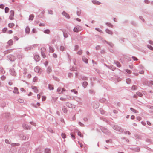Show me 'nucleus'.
Here are the masks:
<instances>
[{
    "mask_svg": "<svg viewBox=\"0 0 153 153\" xmlns=\"http://www.w3.org/2000/svg\"><path fill=\"white\" fill-rule=\"evenodd\" d=\"M112 128L114 130L119 131L120 132H122L123 130L122 128L120 126L117 125H114L112 127Z\"/></svg>",
    "mask_w": 153,
    "mask_h": 153,
    "instance_id": "nucleus-1",
    "label": "nucleus"
},
{
    "mask_svg": "<svg viewBox=\"0 0 153 153\" xmlns=\"http://www.w3.org/2000/svg\"><path fill=\"white\" fill-rule=\"evenodd\" d=\"M101 130L102 132L107 135H110V132L106 128L103 127H102L101 128Z\"/></svg>",
    "mask_w": 153,
    "mask_h": 153,
    "instance_id": "nucleus-2",
    "label": "nucleus"
},
{
    "mask_svg": "<svg viewBox=\"0 0 153 153\" xmlns=\"http://www.w3.org/2000/svg\"><path fill=\"white\" fill-rule=\"evenodd\" d=\"M10 15L9 17V19L11 20H13L14 16V12L13 10H11L10 12Z\"/></svg>",
    "mask_w": 153,
    "mask_h": 153,
    "instance_id": "nucleus-3",
    "label": "nucleus"
},
{
    "mask_svg": "<svg viewBox=\"0 0 153 153\" xmlns=\"http://www.w3.org/2000/svg\"><path fill=\"white\" fill-rule=\"evenodd\" d=\"M8 58L11 61H14L16 59V58L14 55L11 54L8 56Z\"/></svg>",
    "mask_w": 153,
    "mask_h": 153,
    "instance_id": "nucleus-4",
    "label": "nucleus"
},
{
    "mask_svg": "<svg viewBox=\"0 0 153 153\" xmlns=\"http://www.w3.org/2000/svg\"><path fill=\"white\" fill-rule=\"evenodd\" d=\"M10 74L13 76H15L16 73L13 68L11 69L9 71Z\"/></svg>",
    "mask_w": 153,
    "mask_h": 153,
    "instance_id": "nucleus-5",
    "label": "nucleus"
},
{
    "mask_svg": "<svg viewBox=\"0 0 153 153\" xmlns=\"http://www.w3.org/2000/svg\"><path fill=\"white\" fill-rule=\"evenodd\" d=\"M92 105L93 107L95 108H98L99 106V103L97 102H93Z\"/></svg>",
    "mask_w": 153,
    "mask_h": 153,
    "instance_id": "nucleus-6",
    "label": "nucleus"
},
{
    "mask_svg": "<svg viewBox=\"0 0 153 153\" xmlns=\"http://www.w3.org/2000/svg\"><path fill=\"white\" fill-rule=\"evenodd\" d=\"M34 71L35 72L39 73H40L42 71V70L40 69L39 67L37 66L34 69Z\"/></svg>",
    "mask_w": 153,
    "mask_h": 153,
    "instance_id": "nucleus-7",
    "label": "nucleus"
},
{
    "mask_svg": "<svg viewBox=\"0 0 153 153\" xmlns=\"http://www.w3.org/2000/svg\"><path fill=\"white\" fill-rule=\"evenodd\" d=\"M41 55L44 58H45L46 57V55L43 51L45 50V49L44 48H41Z\"/></svg>",
    "mask_w": 153,
    "mask_h": 153,
    "instance_id": "nucleus-8",
    "label": "nucleus"
},
{
    "mask_svg": "<svg viewBox=\"0 0 153 153\" xmlns=\"http://www.w3.org/2000/svg\"><path fill=\"white\" fill-rule=\"evenodd\" d=\"M22 126L25 129H30L31 128V126L25 124L22 125Z\"/></svg>",
    "mask_w": 153,
    "mask_h": 153,
    "instance_id": "nucleus-9",
    "label": "nucleus"
},
{
    "mask_svg": "<svg viewBox=\"0 0 153 153\" xmlns=\"http://www.w3.org/2000/svg\"><path fill=\"white\" fill-rule=\"evenodd\" d=\"M62 14L65 17L68 19H69L70 18L69 15L65 11L63 12L62 13Z\"/></svg>",
    "mask_w": 153,
    "mask_h": 153,
    "instance_id": "nucleus-10",
    "label": "nucleus"
},
{
    "mask_svg": "<svg viewBox=\"0 0 153 153\" xmlns=\"http://www.w3.org/2000/svg\"><path fill=\"white\" fill-rule=\"evenodd\" d=\"M34 59L36 62H38L40 60V58L39 55H36L34 56Z\"/></svg>",
    "mask_w": 153,
    "mask_h": 153,
    "instance_id": "nucleus-11",
    "label": "nucleus"
},
{
    "mask_svg": "<svg viewBox=\"0 0 153 153\" xmlns=\"http://www.w3.org/2000/svg\"><path fill=\"white\" fill-rule=\"evenodd\" d=\"M105 32L108 34L111 35H112L113 33V32L112 31L108 29H106L105 30Z\"/></svg>",
    "mask_w": 153,
    "mask_h": 153,
    "instance_id": "nucleus-12",
    "label": "nucleus"
},
{
    "mask_svg": "<svg viewBox=\"0 0 153 153\" xmlns=\"http://www.w3.org/2000/svg\"><path fill=\"white\" fill-rule=\"evenodd\" d=\"M92 2L94 4L99 5L101 4V3L96 0H93L92 1Z\"/></svg>",
    "mask_w": 153,
    "mask_h": 153,
    "instance_id": "nucleus-13",
    "label": "nucleus"
},
{
    "mask_svg": "<svg viewBox=\"0 0 153 153\" xmlns=\"http://www.w3.org/2000/svg\"><path fill=\"white\" fill-rule=\"evenodd\" d=\"M83 61L86 64L88 63V59L84 56L82 57Z\"/></svg>",
    "mask_w": 153,
    "mask_h": 153,
    "instance_id": "nucleus-14",
    "label": "nucleus"
},
{
    "mask_svg": "<svg viewBox=\"0 0 153 153\" xmlns=\"http://www.w3.org/2000/svg\"><path fill=\"white\" fill-rule=\"evenodd\" d=\"M42 152V150L40 148H37L35 150V153H41Z\"/></svg>",
    "mask_w": 153,
    "mask_h": 153,
    "instance_id": "nucleus-15",
    "label": "nucleus"
},
{
    "mask_svg": "<svg viewBox=\"0 0 153 153\" xmlns=\"http://www.w3.org/2000/svg\"><path fill=\"white\" fill-rule=\"evenodd\" d=\"M52 71L51 68L50 67H48L47 69V72L48 74H49Z\"/></svg>",
    "mask_w": 153,
    "mask_h": 153,
    "instance_id": "nucleus-16",
    "label": "nucleus"
},
{
    "mask_svg": "<svg viewBox=\"0 0 153 153\" xmlns=\"http://www.w3.org/2000/svg\"><path fill=\"white\" fill-rule=\"evenodd\" d=\"M114 63L118 67H120L121 66L120 64L117 61H114Z\"/></svg>",
    "mask_w": 153,
    "mask_h": 153,
    "instance_id": "nucleus-17",
    "label": "nucleus"
},
{
    "mask_svg": "<svg viewBox=\"0 0 153 153\" xmlns=\"http://www.w3.org/2000/svg\"><path fill=\"white\" fill-rule=\"evenodd\" d=\"M105 24L108 27L111 28H113V25L110 22H106Z\"/></svg>",
    "mask_w": 153,
    "mask_h": 153,
    "instance_id": "nucleus-18",
    "label": "nucleus"
},
{
    "mask_svg": "<svg viewBox=\"0 0 153 153\" xmlns=\"http://www.w3.org/2000/svg\"><path fill=\"white\" fill-rule=\"evenodd\" d=\"M44 152L45 153H51V150L49 148H46L45 149Z\"/></svg>",
    "mask_w": 153,
    "mask_h": 153,
    "instance_id": "nucleus-19",
    "label": "nucleus"
},
{
    "mask_svg": "<svg viewBox=\"0 0 153 153\" xmlns=\"http://www.w3.org/2000/svg\"><path fill=\"white\" fill-rule=\"evenodd\" d=\"M32 88L34 90V92L36 93H37L38 92V91L37 89V87L35 86H32Z\"/></svg>",
    "mask_w": 153,
    "mask_h": 153,
    "instance_id": "nucleus-20",
    "label": "nucleus"
},
{
    "mask_svg": "<svg viewBox=\"0 0 153 153\" xmlns=\"http://www.w3.org/2000/svg\"><path fill=\"white\" fill-rule=\"evenodd\" d=\"M30 29L29 27L27 26L25 28V33H30Z\"/></svg>",
    "mask_w": 153,
    "mask_h": 153,
    "instance_id": "nucleus-21",
    "label": "nucleus"
},
{
    "mask_svg": "<svg viewBox=\"0 0 153 153\" xmlns=\"http://www.w3.org/2000/svg\"><path fill=\"white\" fill-rule=\"evenodd\" d=\"M87 85L88 83L87 82L85 81L83 82L82 84V85L84 88H85L86 87V86Z\"/></svg>",
    "mask_w": 153,
    "mask_h": 153,
    "instance_id": "nucleus-22",
    "label": "nucleus"
},
{
    "mask_svg": "<svg viewBox=\"0 0 153 153\" xmlns=\"http://www.w3.org/2000/svg\"><path fill=\"white\" fill-rule=\"evenodd\" d=\"M7 44L9 45H11L13 44V41L12 40H10L7 42Z\"/></svg>",
    "mask_w": 153,
    "mask_h": 153,
    "instance_id": "nucleus-23",
    "label": "nucleus"
},
{
    "mask_svg": "<svg viewBox=\"0 0 153 153\" xmlns=\"http://www.w3.org/2000/svg\"><path fill=\"white\" fill-rule=\"evenodd\" d=\"M49 51L51 53H53L54 51V48L51 46L49 47Z\"/></svg>",
    "mask_w": 153,
    "mask_h": 153,
    "instance_id": "nucleus-24",
    "label": "nucleus"
},
{
    "mask_svg": "<svg viewBox=\"0 0 153 153\" xmlns=\"http://www.w3.org/2000/svg\"><path fill=\"white\" fill-rule=\"evenodd\" d=\"M13 92L15 94H18V90L17 88L16 87H15L14 88V90L13 91Z\"/></svg>",
    "mask_w": 153,
    "mask_h": 153,
    "instance_id": "nucleus-25",
    "label": "nucleus"
},
{
    "mask_svg": "<svg viewBox=\"0 0 153 153\" xmlns=\"http://www.w3.org/2000/svg\"><path fill=\"white\" fill-rule=\"evenodd\" d=\"M132 150L136 152H139L140 150V148L139 147H136L135 148H132L131 149Z\"/></svg>",
    "mask_w": 153,
    "mask_h": 153,
    "instance_id": "nucleus-26",
    "label": "nucleus"
},
{
    "mask_svg": "<svg viewBox=\"0 0 153 153\" xmlns=\"http://www.w3.org/2000/svg\"><path fill=\"white\" fill-rule=\"evenodd\" d=\"M67 98H68L67 96H66L65 97H62L60 98V100L61 101H65L66 100Z\"/></svg>",
    "mask_w": 153,
    "mask_h": 153,
    "instance_id": "nucleus-27",
    "label": "nucleus"
},
{
    "mask_svg": "<svg viewBox=\"0 0 153 153\" xmlns=\"http://www.w3.org/2000/svg\"><path fill=\"white\" fill-rule=\"evenodd\" d=\"M34 16L33 15L31 14L30 15L28 20H32L33 19Z\"/></svg>",
    "mask_w": 153,
    "mask_h": 153,
    "instance_id": "nucleus-28",
    "label": "nucleus"
},
{
    "mask_svg": "<svg viewBox=\"0 0 153 153\" xmlns=\"http://www.w3.org/2000/svg\"><path fill=\"white\" fill-rule=\"evenodd\" d=\"M23 56L20 54H19L17 55V57L19 60H21L22 59Z\"/></svg>",
    "mask_w": 153,
    "mask_h": 153,
    "instance_id": "nucleus-29",
    "label": "nucleus"
},
{
    "mask_svg": "<svg viewBox=\"0 0 153 153\" xmlns=\"http://www.w3.org/2000/svg\"><path fill=\"white\" fill-rule=\"evenodd\" d=\"M48 88L50 90H53V87L52 85L49 84Z\"/></svg>",
    "mask_w": 153,
    "mask_h": 153,
    "instance_id": "nucleus-30",
    "label": "nucleus"
},
{
    "mask_svg": "<svg viewBox=\"0 0 153 153\" xmlns=\"http://www.w3.org/2000/svg\"><path fill=\"white\" fill-rule=\"evenodd\" d=\"M66 105L69 108H71L72 107V105L68 102L66 103Z\"/></svg>",
    "mask_w": 153,
    "mask_h": 153,
    "instance_id": "nucleus-31",
    "label": "nucleus"
},
{
    "mask_svg": "<svg viewBox=\"0 0 153 153\" xmlns=\"http://www.w3.org/2000/svg\"><path fill=\"white\" fill-rule=\"evenodd\" d=\"M15 25V24L13 23H9L8 24V26L10 27H13Z\"/></svg>",
    "mask_w": 153,
    "mask_h": 153,
    "instance_id": "nucleus-32",
    "label": "nucleus"
},
{
    "mask_svg": "<svg viewBox=\"0 0 153 153\" xmlns=\"http://www.w3.org/2000/svg\"><path fill=\"white\" fill-rule=\"evenodd\" d=\"M126 82L128 84H129L131 82V79L130 78H127L126 79Z\"/></svg>",
    "mask_w": 153,
    "mask_h": 153,
    "instance_id": "nucleus-33",
    "label": "nucleus"
},
{
    "mask_svg": "<svg viewBox=\"0 0 153 153\" xmlns=\"http://www.w3.org/2000/svg\"><path fill=\"white\" fill-rule=\"evenodd\" d=\"M62 88H59L57 90V91L59 93V94H61L62 93V92H61Z\"/></svg>",
    "mask_w": 153,
    "mask_h": 153,
    "instance_id": "nucleus-34",
    "label": "nucleus"
},
{
    "mask_svg": "<svg viewBox=\"0 0 153 153\" xmlns=\"http://www.w3.org/2000/svg\"><path fill=\"white\" fill-rule=\"evenodd\" d=\"M136 94L138 96L140 97H141L143 96L142 94L139 92H137L136 93Z\"/></svg>",
    "mask_w": 153,
    "mask_h": 153,
    "instance_id": "nucleus-35",
    "label": "nucleus"
},
{
    "mask_svg": "<svg viewBox=\"0 0 153 153\" xmlns=\"http://www.w3.org/2000/svg\"><path fill=\"white\" fill-rule=\"evenodd\" d=\"M73 31L75 32H78L79 31L76 26L74 27L73 29Z\"/></svg>",
    "mask_w": 153,
    "mask_h": 153,
    "instance_id": "nucleus-36",
    "label": "nucleus"
},
{
    "mask_svg": "<svg viewBox=\"0 0 153 153\" xmlns=\"http://www.w3.org/2000/svg\"><path fill=\"white\" fill-rule=\"evenodd\" d=\"M130 109L134 113H136L138 112L137 111L132 108H130Z\"/></svg>",
    "mask_w": 153,
    "mask_h": 153,
    "instance_id": "nucleus-37",
    "label": "nucleus"
},
{
    "mask_svg": "<svg viewBox=\"0 0 153 153\" xmlns=\"http://www.w3.org/2000/svg\"><path fill=\"white\" fill-rule=\"evenodd\" d=\"M147 48L149 49L153 50V47L151 46V45H147Z\"/></svg>",
    "mask_w": 153,
    "mask_h": 153,
    "instance_id": "nucleus-38",
    "label": "nucleus"
},
{
    "mask_svg": "<svg viewBox=\"0 0 153 153\" xmlns=\"http://www.w3.org/2000/svg\"><path fill=\"white\" fill-rule=\"evenodd\" d=\"M50 30L49 29H46L44 31V33L46 34H49L50 33Z\"/></svg>",
    "mask_w": 153,
    "mask_h": 153,
    "instance_id": "nucleus-39",
    "label": "nucleus"
},
{
    "mask_svg": "<svg viewBox=\"0 0 153 153\" xmlns=\"http://www.w3.org/2000/svg\"><path fill=\"white\" fill-rule=\"evenodd\" d=\"M89 93L91 94H95V92L94 91L92 90H90L89 91Z\"/></svg>",
    "mask_w": 153,
    "mask_h": 153,
    "instance_id": "nucleus-40",
    "label": "nucleus"
},
{
    "mask_svg": "<svg viewBox=\"0 0 153 153\" xmlns=\"http://www.w3.org/2000/svg\"><path fill=\"white\" fill-rule=\"evenodd\" d=\"M137 88V86L135 85H133L131 88V90H136Z\"/></svg>",
    "mask_w": 153,
    "mask_h": 153,
    "instance_id": "nucleus-41",
    "label": "nucleus"
},
{
    "mask_svg": "<svg viewBox=\"0 0 153 153\" xmlns=\"http://www.w3.org/2000/svg\"><path fill=\"white\" fill-rule=\"evenodd\" d=\"M21 138L22 140H25L26 139V137L23 135H22L21 136Z\"/></svg>",
    "mask_w": 153,
    "mask_h": 153,
    "instance_id": "nucleus-42",
    "label": "nucleus"
},
{
    "mask_svg": "<svg viewBox=\"0 0 153 153\" xmlns=\"http://www.w3.org/2000/svg\"><path fill=\"white\" fill-rule=\"evenodd\" d=\"M65 49V47L64 46H60V49L61 51H63Z\"/></svg>",
    "mask_w": 153,
    "mask_h": 153,
    "instance_id": "nucleus-43",
    "label": "nucleus"
},
{
    "mask_svg": "<svg viewBox=\"0 0 153 153\" xmlns=\"http://www.w3.org/2000/svg\"><path fill=\"white\" fill-rule=\"evenodd\" d=\"M18 101L19 103H22L24 102V100H23L19 98L18 99Z\"/></svg>",
    "mask_w": 153,
    "mask_h": 153,
    "instance_id": "nucleus-44",
    "label": "nucleus"
},
{
    "mask_svg": "<svg viewBox=\"0 0 153 153\" xmlns=\"http://www.w3.org/2000/svg\"><path fill=\"white\" fill-rule=\"evenodd\" d=\"M61 136H62V137L63 138H65L66 137L65 134L64 133H62Z\"/></svg>",
    "mask_w": 153,
    "mask_h": 153,
    "instance_id": "nucleus-45",
    "label": "nucleus"
},
{
    "mask_svg": "<svg viewBox=\"0 0 153 153\" xmlns=\"http://www.w3.org/2000/svg\"><path fill=\"white\" fill-rule=\"evenodd\" d=\"M62 110L63 111L64 113H65L67 112V110L66 108H65V107H63L62 108Z\"/></svg>",
    "mask_w": 153,
    "mask_h": 153,
    "instance_id": "nucleus-46",
    "label": "nucleus"
},
{
    "mask_svg": "<svg viewBox=\"0 0 153 153\" xmlns=\"http://www.w3.org/2000/svg\"><path fill=\"white\" fill-rule=\"evenodd\" d=\"M79 48V45H76L75 46L74 50L76 51H77L78 49Z\"/></svg>",
    "mask_w": 153,
    "mask_h": 153,
    "instance_id": "nucleus-47",
    "label": "nucleus"
},
{
    "mask_svg": "<svg viewBox=\"0 0 153 153\" xmlns=\"http://www.w3.org/2000/svg\"><path fill=\"white\" fill-rule=\"evenodd\" d=\"M79 31H81L82 30V28L80 26H76Z\"/></svg>",
    "mask_w": 153,
    "mask_h": 153,
    "instance_id": "nucleus-48",
    "label": "nucleus"
},
{
    "mask_svg": "<svg viewBox=\"0 0 153 153\" xmlns=\"http://www.w3.org/2000/svg\"><path fill=\"white\" fill-rule=\"evenodd\" d=\"M63 36L65 38H66L68 37V34L66 33L63 32Z\"/></svg>",
    "mask_w": 153,
    "mask_h": 153,
    "instance_id": "nucleus-49",
    "label": "nucleus"
},
{
    "mask_svg": "<svg viewBox=\"0 0 153 153\" xmlns=\"http://www.w3.org/2000/svg\"><path fill=\"white\" fill-rule=\"evenodd\" d=\"M101 47L100 45H97L95 47V49L97 50H99L100 49Z\"/></svg>",
    "mask_w": 153,
    "mask_h": 153,
    "instance_id": "nucleus-50",
    "label": "nucleus"
},
{
    "mask_svg": "<svg viewBox=\"0 0 153 153\" xmlns=\"http://www.w3.org/2000/svg\"><path fill=\"white\" fill-rule=\"evenodd\" d=\"M71 92H74V94H77L78 93L77 91H75L74 89L71 90Z\"/></svg>",
    "mask_w": 153,
    "mask_h": 153,
    "instance_id": "nucleus-51",
    "label": "nucleus"
},
{
    "mask_svg": "<svg viewBox=\"0 0 153 153\" xmlns=\"http://www.w3.org/2000/svg\"><path fill=\"white\" fill-rule=\"evenodd\" d=\"M9 10V8L8 7H6L5 9V12L6 13H7Z\"/></svg>",
    "mask_w": 153,
    "mask_h": 153,
    "instance_id": "nucleus-52",
    "label": "nucleus"
},
{
    "mask_svg": "<svg viewBox=\"0 0 153 153\" xmlns=\"http://www.w3.org/2000/svg\"><path fill=\"white\" fill-rule=\"evenodd\" d=\"M5 73V71L3 69L1 68L0 70V73L1 74H3Z\"/></svg>",
    "mask_w": 153,
    "mask_h": 153,
    "instance_id": "nucleus-53",
    "label": "nucleus"
},
{
    "mask_svg": "<svg viewBox=\"0 0 153 153\" xmlns=\"http://www.w3.org/2000/svg\"><path fill=\"white\" fill-rule=\"evenodd\" d=\"M76 14L77 16H80L81 14L80 10H77L76 12Z\"/></svg>",
    "mask_w": 153,
    "mask_h": 153,
    "instance_id": "nucleus-54",
    "label": "nucleus"
},
{
    "mask_svg": "<svg viewBox=\"0 0 153 153\" xmlns=\"http://www.w3.org/2000/svg\"><path fill=\"white\" fill-rule=\"evenodd\" d=\"M125 70L128 73L131 74V71L128 69H126Z\"/></svg>",
    "mask_w": 153,
    "mask_h": 153,
    "instance_id": "nucleus-55",
    "label": "nucleus"
},
{
    "mask_svg": "<svg viewBox=\"0 0 153 153\" xmlns=\"http://www.w3.org/2000/svg\"><path fill=\"white\" fill-rule=\"evenodd\" d=\"M82 79L83 80H87L88 79V78L86 76H83L82 77Z\"/></svg>",
    "mask_w": 153,
    "mask_h": 153,
    "instance_id": "nucleus-56",
    "label": "nucleus"
},
{
    "mask_svg": "<svg viewBox=\"0 0 153 153\" xmlns=\"http://www.w3.org/2000/svg\"><path fill=\"white\" fill-rule=\"evenodd\" d=\"M82 51L81 50H80L78 51L77 53L78 54L81 55L82 54Z\"/></svg>",
    "mask_w": 153,
    "mask_h": 153,
    "instance_id": "nucleus-57",
    "label": "nucleus"
},
{
    "mask_svg": "<svg viewBox=\"0 0 153 153\" xmlns=\"http://www.w3.org/2000/svg\"><path fill=\"white\" fill-rule=\"evenodd\" d=\"M108 44L111 47H113L114 45V44L111 42H108Z\"/></svg>",
    "mask_w": 153,
    "mask_h": 153,
    "instance_id": "nucleus-58",
    "label": "nucleus"
},
{
    "mask_svg": "<svg viewBox=\"0 0 153 153\" xmlns=\"http://www.w3.org/2000/svg\"><path fill=\"white\" fill-rule=\"evenodd\" d=\"M53 78L54 79H55L56 81H59V79L57 77L54 76H53Z\"/></svg>",
    "mask_w": 153,
    "mask_h": 153,
    "instance_id": "nucleus-59",
    "label": "nucleus"
},
{
    "mask_svg": "<svg viewBox=\"0 0 153 153\" xmlns=\"http://www.w3.org/2000/svg\"><path fill=\"white\" fill-rule=\"evenodd\" d=\"M95 29L97 31L99 32H102V30H101L100 29H99V28H95Z\"/></svg>",
    "mask_w": 153,
    "mask_h": 153,
    "instance_id": "nucleus-60",
    "label": "nucleus"
},
{
    "mask_svg": "<svg viewBox=\"0 0 153 153\" xmlns=\"http://www.w3.org/2000/svg\"><path fill=\"white\" fill-rule=\"evenodd\" d=\"M7 30V28L6 27L2 29V31L3 32V33H5L6 31Z\"/></svg>",
    "mask_w": 153,
    "mask_h": 153,
    "instance_id": "nucleus-61",
    "label": "nucleus"
},
{
    "mask_svg": "<svg viewBox=\"0 0 153 153\" xmlns=\"http://www.w3.org/2000/svg\"><path fill=\"white\" fill-rule=\"evenodd\" d=\"M6 78V77L5 76H2L1 77V80H4Z\"/></svg>",
    "mask_w": 153,
    "mask_h": 153,
    "instance_id": "nucleus-62",
    "label": "nucleus"
},
{
    "mask_svg": "<svg viewBox=\"0 0 153 153\" xmlns=\"http://www.w3.org/2000/svg\"><path fill=\"white\" fill-rule=\"evenodd\" d=\"M124 133L125 134H128V135H130L131 134V133L129 131H125L124 132Z\"/></svg>",
    "mask_w": 153,
    "mask_h": 153,
    "instance_id": "nucleus-63",
    "label": "nucleus"
},
{
    "mask_svg": "<svg viewBox=\"0 0 153 153\" xmlns=\"http://www.w3.org/2000/svg\"><path fill=\"white\" fill-rule=\"evenodd\" d=\"M48 13L51 15H52L53 14V11L51 10H48Z\"/></svg>",
    "mask_w": 153,
    "mask_h": 153,
    "instance_id": "nucleus-64",
    "label": "nucleus"
}]
</instances>
